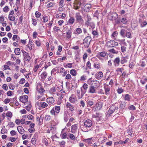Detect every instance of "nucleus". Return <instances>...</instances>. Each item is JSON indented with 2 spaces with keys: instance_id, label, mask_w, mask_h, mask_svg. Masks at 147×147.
<instances>
[{
  "instance_id": "nucleus-31",
  "label": "nucleus",
  "mask_w": 147,
  "mask_h": 147,
  "mask_svg": "<svg viewBox=\"0 0 147 147\" xmlns=\"http://www.w3.org/2000/svg\"><path fill=\"white\" fill-rule=\"evenodd\" d=\"M75 19L73 17H70V18L68 20L67 22L71 25H72L74 23V22Z\"/></svg>"
},
{
  "instance_id": "nucleus-10",
  "label": "nucleus",
  "mask_w": 147,
  "mask_h": 147,
  "mask_svg": "<svg viewBox=\"0 0 147 147\" xmlns=\"http://www.w3.org/2000/svg\"><path fill=\"white\" fill-rule=\"evenodd\" d=\"M118 17V14L116 13H114L113 15V16H112V20H115V22L116 24H119L121 22V19H119V18L117 19L116 20V18H117Z\"/></svg>"
},
{
  "instance_id": "nucleus-61",
  "label": "nucleus",
  "mask_w": 147,
  "mask_h": 147,
  "mask_svg": "<svg viewBox=\"0 0 147 147\" xmlns=\"http://www.w3.org/2000/svg\"><path fill=\"white\" fill-rule=\"evenodd\" d=\"M117 31H115L112 34L111 36L113 38H115L117 36Z\"/></svg>"
},
{
  "instance_id": "nucleus-23",
  "label": "nucleus",
  "mask_w": 147,
  "mask_h": 147,
  "mask_svg": "<svg viewBox=\"0 0 147 147\" xmlns=\"http://www.w3.org/2000/svg\"><path fill=\"white\" fill-rule=\"evenodd\" d=\"M17 129L19 132L20 134H22L24 133V130L23 127L22 126H19L17 127Z\"/></svg>"
},
{
  "instance_id": "nucleus-37",
  "label": "nucleus",
  "mask_w": 147,
  "mask_h": 147,
  "mask_svg": "<svg viewBox=\"0 0 147 147\" xmlns=\"http://www.w3.org/2000/svg\"><path fill=\"white\" fill-rule=\"evenodd\" d=\"M36 136H34L31 140V142L34 145L36 143Z\"/></svg>"
},
{
  "instance_id": "nucleus-47",
  "label": "nucleus",
  "mask_w": 147,
  "mask_h": 147,
  "mask_svg": "<svg viewBox=\"0 0 147 147\" xmlns=\"http://www.w3.org/2000/svg\"><path fill=\"white\" fill-rule=\"evenodd\" d=\"M35 42L36 46L39 47L41 45V43L39 40L38 39L36 40Z\"/></svg>"
},
{
  "instance_id": "nucleus-52",
  "label": "nucleus",
  "mask_w": 147,
  "mask_h": 147,
  "mask_svg": "<svg viewBox=\"0 0 147 147\" xmlns=\"http://www.w3.org/2000/svg\"><path fill=\"white\" fill-rule=\"evenodd\" d=\"M39 67V66L38 65H36L35 66L34 68L33 69V71H34V73H36L34 74L35 75H36V71Z\"/></svg>"
},
{
  "instance_id": "nucleus-54",
  "label": "nucleus",
  "mask_w": 147,
  "mask_h": 147,
  "mask_svg": "<svg viewBox=\"0 0 147 147\" xmlns=\"http://www.w3.org/2000/svg\"><path fill=\"white\" fill-rule=\"evenodd\" d=\"M76 31L77 32V34H81L82 32V30L81 28H77L76 29Z\"/></svg>"
},
{
  "instance_id": "nucleus-21",
  "label": "nucleus",
  "mask_w": 147,
  "mask_h": 147,
  "mask_svg": "<svg viewBox=\"0 0 147 147\" xmlns=\"http://www.w3.org/2000/svg\"><path fill=\"white\" fill-rule=\"evenodd\" d=\"M105 94L106 95H109L110 94V88L109 86H105L104 87Z\"/></svg>"
},
{
  "instance_id": "nucleus-50",
  "label": "nucleus",
  "mask_w": 147,
  "mask_h": 147,
  "mask_svg": "<svg viewBox=\"0 0 147 147\" xmlns=\"http://www.w3.org/2000/svg\"><path fill=\"white\" fill-rule=\"evenodd\" d=\"M117 40V41L119 42V44L121 45L122 44H126V43L125 41V39L122 40L118 39Z\"/></svg>"
},
{
  "instance_id": "nucleus-43",
  "label": "nucleus",
  "mask_w": 147,
  "mask_h": 147,
  "mask_svg": "<svg viewBox=\"0 0 147 147\" xmlns=\"http://www.w3.org/2000/svg\"><path fill=\"white\" fill-rule=\"evenodd\" d=\"M121 63L122 64H123L127 61V60L124 57H122L121 59Z\"/></svg>"
},
{
  "instance_id": "nucleus-49",
  "label": "nucleus",
  "mask_w": 147,
  "mask_h": 147,
  "mask_svg": "<svg viewBox=\"0 0 147 147\" xmlns=\"http://www.w3.org/2000/svg\"><path fill=\"white\" fill-rule=\"evenodd\" d=\"M41 15V13L37 11H36L35 13V17L37 18H40Z\"/></svg>"
},
{
  "instance_id": "nucleus-5",
  "label": "nucleus",
  "mask_w": 147,
  "mask_h": 147,
  "mask_svg": "<svg viewBox=\"0 0 147 147\" xmlns=\"http://www.w3.org/2000/svg\"><path fill=\"white\" fill-rule=\"evenodd\" d=\"M21 52L23 54L24 60L28 62H30L31 60V57L29 54L23 50H21Z\"/></svg>"
},
{
  "instance_id": "nucleus-63",
  "label": "nucleus",
  "mask_w": 147,
  "mask_h": 147,
  "mask_svg": "<svg viewBox=\"0 0 147 147\" xmlns=\"http://www.w3.org/2000/svg\"><path fill=\"white\" fill-rule=\"evenodd\" d=\"M2 88L4 90H7L8 89L7 85L5 84H4L3 85Z\"/></svg>"
},
{
  "instance_id": "nucleus-53",
  "label": "nucleus",
  "mask_w": 147,
  "mask_h": 147,
  "mask_svg": "<svg viewBox=\"0 0 147 147\" xmlns=\"http://www.w3.org/2000/svg\"><path fill=\"white\" fill-rule=\"evenodd\" d=\"M125 36L129 38H131V35L130 32H126Z\"/></svg>"
},
{
  "instance_id": "nucleus-55",
  "label": "nucleus",
  "mask_w": 147,
  "mask_h": 147,
  "mask_svg": "<svg viewBox=\"0 0 147 147\" xmlns=\"http://www.w3.org/2000/svg\"><path fill=\"white\" fill-rule=\"evenodd\" d=\"M125 32V30L124 29H122L121 30L120 34L123 37H125V36H124V34Z\"/></svg>"
},
{
  "instance_id": "nucleus-8",
  "label": "nucleus",
  "mask_w": 147,
  "mask_h": 147,
  "mask_svg": "<svg viewBox=\"0 0 147 147\" xmlns=\"http://www.w3.org/2000/svg\"><path fill=\"white\" fill-rule=\"evenodd\" d=\"M69 101L71 103L75 104L78 102L76 96L74 94H72L69 98Z\"/></svg>"
},
{
  "instance_id": "nucleus-40",
  "label": "nucleus",
  "mask_w": 147,
  "mask_h": 147,
  "mask_svg": "<svg viewBox=\"0 0 147 147\" xmlns=\"http://www.w3.org/2000/svg\"><path fill=\"white\" fill-rule=\"evenodd\" d=\"M49 20L48 17L45 15L43 16V22L44 23L47 22Z\"/></svg>"
},
{
  "instance_id": "nucleus-4",
  "label": "nucleus",
  "mask_w": 147,
  "mask_h": 147,
  "mask_svg": "<svg viewBox=\"0 0 147 147\" xmlns=\"http://www.w3.org/2000/svg\"><path fill=\"white\" fill-rule=\"evenodd\" d=\"M75 18L76 23L81 24L83 23L84 20L82 18V16L80 13L79 12H77L75 13Z\"/></svg>"
},
{
  "instance_id": "nucleus-35",
  "label": "nucleus",
  "mask_w": 147,
  "mask_h": 147,
  "mask_svg": "<svg viewBox=\"0 0 147 147\" xmlns=\"http://www.w3.org/2000/svg\"><path fill=\"white\" fill-rule=\"evenodd\" d=\"M92 33L94 35V37H98L99 36V34L98 32L96 31L93 30H92Z\"/></svg>"
},
{
  "instance_id": "nucleus-12",
  "label": "nucleus",
  "mask_w": 147,
  "mask_h": 147,
  "mask_svg": "<svg viewBox=\"0 0 147 147\" xmlns=\"http://www.w3.org/2000/svg\"><path fill=\"white\" fill-rule=\"evenodd\" d=\"M96 88L91 85L89 87L88 92L91 94H94L96 92Z\"/></svg>"
},
{
  "instance_id": "nucleus-32",
  "label": "nucleus",
  "mask_w": 147,
  "mask_h": 147,
  "mask_svg": "<svg viewBox=\"0 0 147 147\" xmlns=\"http://www.w3.org/2000/svg\"><path fill=\"white\" fill-rule=\"evenodd\" d=\"M77 95L79 99L81 98L83 96V94L82 93L80 94V91L79 90H77Z\"/></svg>"
},
{
  "instance_id": "nucleus-9",
  "label": "nucleus",
  "mask_w": 147,
  "mask_h": 147,
  "mask_svg": "<svg viewBox=\"0 0 147 147\" xmlns=\"http://www.w3.org/2000/svg\"><path fill=\"white\" fill-rule=\"evenodd\" d=\"M36 89L37 91L40 94H42L45 92V90L42 86L41 83H38L37 84Z\"/></svg>"
},
{
  "instance_id": "nucleus-16",
  "label": "nucleus",
  "mask_w": 147,
  "mask_h": 147,
  "mask_svg": "<svg viewBox=\"0 0 147 147\" xmlns=\"http://www.w3.org/2000/svg\"><path fill=\"white\" fill-rule=\"evenodd\" d=\"M46 101L49 105H51L54 103L55 100L53 97H51L48 98L46 100Z\"/></svg>"
},
{
  "instance_id": "nucleus-62",
  "label": "nucleus",
  "mask_w": 147,
  "mask_h": 147,
  "mask_svg": "<svg viewBox=\"0 0 147 147\" xmlns=\"http://www.w3.org/2000/svg\"><path fill=\"white\" fill-rule=\"evenodd\" d=\"M7 116L11 118L12 117V115L10 111H8L6 113Z\"/></svg>"
},
{
  "instance_id": "nucleus-59",
  "label": "nucleus",
  "mask_w": 147,
  "mask_h": 147,
  "mask_svg": "<svg viewBox=\"0 0 147 147\" xmlns=\"http://www.w3.org/2000/svg\"><path fill=\"white\" fill-rule=\"evenodd\" d=\"M56 91V90L55 87H53L50 90V92L51 93H54V92H55Z\"/></svg>"
},
{
  "instance_id": "nucleus-57",
  "label": "nucleus",
  "mask_w": 147,
  "mask_h": 147,
  "mask_svg": "<svg viewBox=\"0 0 147 147\" xmlns=\"http://www.w3.org/2000/svg\"><path fill=\"white\" fill-rule=\"evenodd\" d=\"M9 87L10 89L12 90H14L15 88V85L13 84H10L9 86Z\"/></svg>"
},
{
  "instance_id": "nucleus-46",
  "label": "nucleus",
  "mask_w": 147,
  "mask_h": 147,
  "mask_svg": "<svg viewBox=\"0 0 147 147\" xmlns=\"http://www.w3.org/2000/svg\"><path fill=\"white\" fill-rule=\"evenodd\" d=\"M117 92L119 94H120L124 91V90L121 88H119L117 90Z\"/></svg>"
},
{
  "instance_id": "nucleus-27",
  "label": "nucleus",
  "mask_w": 147,
  "mask_h": 147,
  "mask_svg": "<svg viewBox=\"0 0 147 147\" xmlns=\"http://www.w3.org/2000/svg\"><path fill=\"white\" fill-rule=\"evenodd\" d=\"M87 104L88 106L91 107L94 104V102L92 100L88 99L86 101Z\"/></svg>"
},
{
  "instance_id": "nucleus-24",
  "label": "nucleus",
  "mask_w": 147,
  "mask_h": 147,
  "mask_svg": "<svg viewBox=\"0 0 147 147\" xmlns=\"http://www.w3.org/2000/svg\"><path fill=\"white\" fill-rule=\"evenodd\" d=\"M67 135L66 132H61V133L60 134V136L61 138L62 139H68V137L67 136Z\"/></svg>"
},
{
  "instance_id": "nucleus-36",
  "label": "nucleus",
  "mask_w": 147,
  "mask_h": 147,
  "mask_svg": "<svg viewBox=\"0 0 147 147\" xmlns=\"http://www.w3.org/2000/svg\"><path fill=\"white\" fill-rule=\"evenodd\" d=\"M14 52L16 54L19 55L20 53V50L19 48H16L14 50Z\"/></svg>"
},
{
  "instance_id": "nucleus-11",
  "label": "nucleus",
  "mask_w": 147,
  "mask_h": 147,
  "mask_svg": "<svg viewBox=\"0 0 147 147\" xmlns=\"http://www.w3.org/2000/svg\"><path fill=\"white\" fill-rule=\"evenodd\" d=\"M66 106L67 108L69 109L71 112L73 111L74 110L73 105L69 102H67L66 103Z\"/></svg>"
},
{
  "instance_id": "nucleus-48",
  "label": "nucleus",
  "mask_w": 147,
  "mask_h": 147,
  "mask_svg": "<svg viewBox=\"0 0 147 147\" xmlns=\"http://www.w3.org/2000/svg\"><path fill=\"white\" fill-rule=\"evenodd\" d=\"M26 46L28 47L29 48V49L30 50H34V45H29V44H28Z\"/></svg>"
},
{
  "instance_id": "nucleus-2",
  "label": "nucleus",
  "mask_w": 147,
  "mask_h": 147,
  "mask_svg": "<svg viewBox=\"0 0 147 147\" xmlns=\"http://www.w3.org/2000/svg\"><path fill=\"white\" fill-rule=\"evenodd\" d=\"M87 83L90 85H92V86L96 89L98 88L100 86L99 82L94 79H93L92 78H90L88 80Z\"/></svg>"
},
{
  "instance_id": "nucleus-14",
  "label": "nucleus",
  "mask_w": 147,
  "mask_h": 147,
  "mask_svg": "<svg viewBox=\"0 0 147 147\" xmlns=\"http://www.w3.org/2000/svg\"><path fill=\"white\" fill-rule=\"evenodd\" d=\"M28 96L27 95H25L22 96H20L19 99L20 101L23 103H25L28 101Z\"/></svg>"
},
{
  "instance_id": "nucleus-60",
  "label": "nucleus",
  "mask_w": 147,
  "mask_h": 147,
  "mask_svg": "<svg viewBox=\"0 0 147 147\" xmlns=\"http://www.w3.org/2000/svg\"><path fill=\"white\" fill-rule=\"evenodd\" d=\"M64 0H61L59 3V5L61 8H62L64 5Z\"/></svg>"
},
{
  "instance_id": "nucleus-18",
  "label": "nucleus",
  "mask_w": 147,
  "mask_h": 147,
  "mask_svg": "<svg viewBox=\"0 0 147 147\" xmlns=\"http://www.w3.org/2000/svg\"><path fill=\"white\" fill-rule=\"evenodd\" d=\"M107 54V53L105 51H102L99 52L98 53L97 57L100 59V57H105Z\"/></svg>"
},
{
  "instance_id": "nucleus-58",
  "label": "nucleus",
  "mask_w": 147,
  "mask_h": 147,
  "mask_svg": "<svg viewBox=\"0 0 147 147\" xmlns=\"http://www.w3.org/2000/svg\"><path fill=\"white\" fill-rule=\"evenodd\" d=\"M64 67H68L69 68H71L72 67V63H68L66 65H64Z\"/></svg>"
},
{
  "instance_id": "nucleus-20",
  "label": "nucleus",
  "mask_w": 147,
  "mask_h": 147,
  "mask_svg": "<svg viewBox=\"0 0 147 147\" xmlns=\"http://www.w3.org/2000/svg\"><path fill=\"white\" fill-rule=\"evenodd\" d=\"M78 129L77 125L75 124L71 126V132L73 133H75Z\"/></svg>"
},
{
  "instance_id": "nucleus-6",
  "label": "nucleus",
  "mask_w": 147,
  "mask_h": 147,
  "mask_svg": "<svg viewBox=\"0 0 147 147\" xmlns=\"http://www.w3.org/2000/svg\"><path fill=\"white\" fill-rule=\"evenodd\" d=\"M91 40V38L89 36L86 37L83 40V44L85 48H88Z\"/></svg>"
},
{
  "instance_id": "nucleus-25",
  "label": "nucleus",
  "mask_w": 147,
  "mask_h": 147,
  "mask_svg": "<svg viewBox=\"0 0 147 147\" xmlns=\"http://www.w3.org/2000/svg\"><path fill=\"white\" fill-rule=\"evenodd\" d=\"M107 45L110 47H114V40H112L108 41L107 42Z\"/></svg>"
},
{
  "instance_id": "nucleus-51",
  "label": "nucleus",
  "mask_w": 147,
  "mask_h": 147,
  "mask_svg": "<svg viewBox=\"0 0 147 147\" xmlns=\"http://www.w3.org/2000/svg\"><path fill=\"white\" fill-rule=\"evenodd\" d=\"M47 73L46 72H44L41 75V77L42 79H45L46 78Z\"/></svg>"
},
{
  "instance_id": "nucleus-56",
  "label": "nucleus",
  "mask_w": 147,
  "mask_h": 147,
  "mask_svg": "<svg viewBox=\"0 0 147 147\" xmlns=\"http://www.w3.org/2000/svg\"><path fill=\"white\" fill-rule=\"evenodd\" d=\"M69 134V138L70 139L72 140H74L75 139L76 137L74 135L71 134Z\"/></svg>"
},
{
  "instance_id": "nucleus-28",
  "label": "nucleus",
  "mask_w": 147,
  "mask_h": 147,
  "mask_svg": "<svg viewBox=\"0 0 147 147\" xmlns=\"http://www.w3.org/2000/svg\"><path fill=\"white\" fill-rule=\"evenodd\" d=\"M93 66L94 68L100 69L101 67L100 64L98 62H96L94 64Z\"/></svg>"
},
{
  "instance_id": "nucleus-7",
  "label": "nucleus",
  "mask_w": 147,
  "mask_h": 147,
  "mask_svg": "<svg viewBox=\"0 0 147 147\" xmlns=\"http://www.w3.org/2000/svg\"><path fill=\"white\" fill-rule=\"evenodd\" d=\"M118 109V107L115 106V105H112L110 107L109 110L107 113V115L110 116L115 110Z\"/></svg>"
},
{
  "instance_id": "nucleus-39",
  "label": "nucleus",
  "mask_w": 147,
  "mask_h": 147,
  "mask_svg": "<svg viewBox=\"0 0 147 147\" xmlns=\"http://www.w3.org/2000/svg\"><path fill=\"white\" fill-rule=\"evenodd\" d=\"M120 21L121 23L124 24H127V20L125 18H122L121 19Z\"/></svg>"
},
{
  "instance_id": "nucleus-3",
  "label": "nucleus",
  "mask_w": 147,
  "mask_h": 147,
  "mask_svg": "<svg viewBox=\"0 0 147 147\" xmlns=\"http://www.w3.org/2000/svg\"><path fill=\"white\" fill-rule=\"evenodd\" d=\"M60 110L61 108L60 106H55L51 110L50 112V113L51 115H54L55 117L57 114L59 113Z\"/></svg>"
},
{
  "instance_id": "nucleus-19",
  "label": "nucleus",
  "mask_w": 147,
  "mask_h": 147,
  "mask_svg": "<svg viewBox=\"0 0 147 147\" xmlns=\"http://www.w3.org/2000/svg\"><path fill=\"white\" fill-rule=\"evenodd\" d=\"M38 104L39 106L42 108H44L46 107H47L48 106V104L45 102H40Z\"/></svg>"
},
{
  "instance_id": "nucleus-22",
  "label": "nucleus",
  "mask_w": 147,
  "mask_h": 147,
  "mask_svg": "<svg viewBox=\"0 0 147 147\" xmlns=\"http://www.w3.org/2000/svg\"><path fill=\"white\" fill-rule=\"evenodd\" d=\"M72 31L71 29L68 30V31L66 32V37L68 39L71 38L72 34Z\"/></svg>"
},
{
  "instance_id": "nucleus-41",
  "label": "nucleus",
  "mask_w": 147,
  "mask_h": 147,
  "mask_svg": "<svg viewBox=\"0 0 147 147\" xmlns=\"http://www.w3.org/2000/svg\"><path fill=\"white\" fill-rule=\"evenodd\" d=\"M51 119V117L50 115H46L44 117V119L46 121H49Z\"/></svg>"
},
{
  "instance_id": "nucleus-30",
  "label": "nucleus",
  "mask_w": 147,
  "mask_h": 147,
  "mask_svg": "<svg viewBox=\"0 0 147 147\" xmlns=\"http://www.w3.org/2000/svg\"><path fill=\"white\" fill-rule=\"evenodd\" d=\"M126 103L124 101H121L120 102L119 107L121 109H123L126 106Z\"/></svg>"
},
{
  "instance_id": "nucleus-34",
  "label": "nucleus",
  "mask_w": 147,
  "mask_h": 147,
  "mask_svg": "<svg viewBox=\"0 0 147 147\" xmlns=\"http://www.w3.org/2000/svg\"><path fill=\"white\" fill-rule=\"evenodd\" d=\"M146 81H147V78H144V76L142 78L140 81V82L142 85L145 84Z\"/></svg>"
},
{
  "instance_id": "nucleus-15",
  "label": "nucleus",
  "mask_w": 147,
  "mask_h": 147,
  "mask_svg": "<svg viewBox=\"0 0 147 147\" xmlns=\"http://www.w3.org/2000/svg\"><path fill=\"white\" fill-rule=\"evenodd\" d=\"M95 76L97 79H100L103 76V73L102 71H99L98 72H97Z\"/></svg>"
},
{
  "instance_id": "nucleus-38",
  "label": "nucleus",
  "mask_w": 147,
  "mask_h": 147,
  "mask_svg": "<svg viewBox=\"0 0 147 147\" xmlns=\"http://www.w3.org/2000/svg\"><path fill=\"white\" fill-rule=\"evenodd\" d=\"M70 73L73 76H76L77 73L76 70L72 69L70 71Z\"/></svg>"
},
{
  "instance_id": "nucleus-17",
  "label": "nucleus",
  "mask_w": 147,
  "mask_h": 147,
  "mask_svg": "<svg viewBox=\"0 0 147 147\" xmlns=\"http://www.w3.org/2000/svg\"><path fill=\"white\" fill-rule=\"evenodd\" d=\"M114 65L115 67H118L119 65L120 62V59L119 57L116 58L114 61Z\"/></svg>"
},
{
  "instance_id": "nucleus-44",
  "label": "nucleus",
  "mask_w": 147,
  "mask_h": 147,
  "mask_svg": "<svg viewBox=\"0 0 147 147\" xmlns=\"http://www.w3.org/2000/svg\"><path fill=\"white\" fill-rule=\"evenodd\" d=\"M92 139V138H87L86 139H85L84 140L85 142H87L89 144H92V142L91 140Z\"/></svg>"
},
{
  "instance_id": "nucleus-42",
  "label": "nucleus",
  "mask_w": 147,
  "mask_h": 147,
  "mask_svg": "<svg viewBox=\"0 0 147 147\" xmlns=\"http://www.w3.org/2000/svg\"><path fill=\"white\" fill-rule=\"evenodd\" d=\"M36 20V19L32 18V24L34 26L36 25L37 22V20Z\"/></svg>"
},
{
  "instance_id": "nucleus-33",
  "label": "nucleus",
  "mask_w": 147,
  "mask_h": 147,
  "mask_svg": "<svg viewBox=\"0 0 147 147\" xmlns=\"http://www.w3.org/2000/svg\"><path fill=\"white\" fill-rule=\"evenodd\" d=\"M87 20L86 21L85 24L87 25H88L90 24V22L91 20V18L90 16L88 15L86 16Z\"/></svg>"
},
{
  "instance_id": "nucleus-29",
  "label": "nucleus",
  "mask_w": 147,
  "mask_h": 147,
  "mask_svg": "<svg viewBox=\"0 0 147 147\" xmlns=\"http://www.w3.org/2000/svg\"><path fill=\"white\" fill-rule=\"evenodd\" d=\"M131 96L128 94L125 95L124 98V100L125 101H130Z\"/></svg>"
},
{
  "instance_id": "nucleus-13",
  "label": "nucleus",
  "mask_w": 147,
  "mask_h": 147,
  "mask_svg": "<svg viewBox=\"0 0 147 147\" xmlns=\"http://www.w3.org/2000/svg\"><path fill=\"white\" fill-rule=\"evenodd\" d=\"M92 7V5L90 4H86L84 7V11L86 12H88Z\"/></svg>"
},
{
  "instance_id": "nucleus-1",
  "label": "nucleus",
  "mask_w": 147,
  "mask_h": 147,
  "mask_svg": "<svg viewBox=\"0 0 147 147\" xmlns=\"http://www.w3.org/2000/svg\"><path fill=\"white\" fill-rule=\"evenodd\" d=\"M93 124L92 121L89 119L85 120L84 123V125L82 129V130L85 132H88L92 128Z\"/></svg>"
},
{
  "instance_id": "nucleus-64",
  "label": "nucleus",
  "mask_w": 147,
  "mask_h": 147,
  "mask_svg": "<svg viewBox=\"0 0 147 147\" xmlns=\"http://www.w3.org/2000/svg\"><path fill=\"white\" fill-rule=\"evenodd\" d=\"M128 108L130 110H135L136 109L135 107L133 105H131Z\"/></svg>"
},
{
  "instance_id": "nucleus-45",
  "label": "nucleus",
  "mask_w": 147,
  "mask_h": 147,
  "mask_svg": "<svg viewBox=\"0 0 147 147\" xmlns=\"http://www.w3.org/2000/svg\"><path fill=\"white\" fill-rule=\"evenodd\" d=\"M8 18L11 21H14L15 20V17L14 16H11L9 15L8 16Z\"/></svg>"
},
{
  "instance_id": "nucleus-26",
  "label": "nucleus",
  "mask_w": 147,
  "mask_h": 147,
  "mask_svg": "<svg viewBox=\"0 0 147 147\" xmlns=\"http://www.w3.org/2000/svg\"><path fill=\"white\" fill-rule=\"evenodd\" d=\"M64 119L65 122H67L68 120V115L67 114V112H65L63 115Z\"/></svg>"
}]
</instances>
